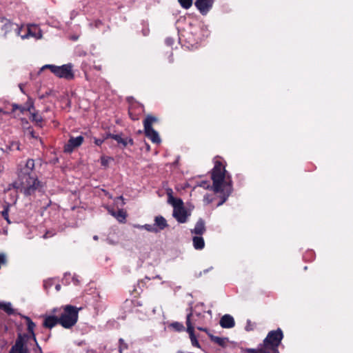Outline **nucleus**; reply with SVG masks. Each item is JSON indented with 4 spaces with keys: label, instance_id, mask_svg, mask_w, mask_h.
I'll return each mask as SVG.
<instances>
[{
    "label": "nucleus",
    "instance_id": "nucleus-1",
    "mask_svg": "<svg viewBox=\"0 0 353 353\" xmlns=\"http://www.w3.org/2000/svg\"><path fill=\"white\" fill-rule=\"evenodd\" d=\"M213 181V190L215 192H222L223 199L218 204L222 205L232 192V181L229 175L226 174L225 167L220 161H216L212 172Z\"/></svg>",
    "mask_w": 353,
    "mask_h": 353
},
{
    "label": "nucleus",
    "instance_id": "nucleus-2",
    "mask_svg": "<svg viewBox=\"0 0 353 353\" xmlns=\"http://www.w3.org/2000/svg\"><path fill=\"white\" fill-rule=\"evenodd\" d=\"M80 310L81 307L78 308L71 305H66L60 307L54 308L52 313L57 314L59 324L63 327L69 329L77 323Z\"/></svg>",
    "mask_w": 353,
    "mask_h": 353
},
{
    "label": "nucleus",
    "instance_id": "nucleus-3",
    "mask_svg": "<svg viewBox=\"0 0 353 353\" xmlns=\"http://www.w3.org/2000/svg\"><path fill=\"white\" fill-rule=\"evenodd\" d=\"M13 186L26 196L33 195L37 192H40L43 188L42 183L37 176L17 178L13 183Z\"/></svg>",
    "mask_w": 353,
    "mask_h": 353
},
{
    "label": "nucleus",
    "instance_id": "nucleus-4",
    "mask_svg": "<svg viewBox=\"0 0 353 353\" xmlns=\"http://www.w3.org/2000/svg\"><path fill=\"white\" fill-rule=\"evenodd\" d=\"M191 315L190 321L193 325H197V329L201 331L207 332L206 328L199 326V325L205 324L212 319L211 310H205L203 303H198L195 305L192 311L188 314L187 317Z\"/></svg>",
    "mask_w": 353,
    "mask_h": 353
},
{
    "label": "nucleus",
    "instance_id": "nucleus-5",
    "mask_svg": "<svg viewBox=\"0 0 353 353\" xmlns=\"http://www.w3.org/2000/svg\"><path fill=\"white\" fill-rule=\"evenodd\" d=\"M283 338V332L280 328L270 331L263 340V346L268 352L271 350L272 353H279L277 349Z\"/></svg>",
    "mask_w": 353,
    "mask_h": 353
},
{
    "label": "nucleus",
    "instance_id": "nucleus-6",
    "mask_svg": "<svg viewBox=\"0 0 353 353\" xmlns=\"http://www.w3.org/2000/svg\"><path fill=\"white\" fill-rule=\"evenodd\" d=\"M157 121V119L155 117L148 115L143 121V126L145 136L152 143L159 144L161 143V138L159 133L152 128L153 123Z\"/></svg>",
    "mask_w": 353,
    "mask_h": 353
},
{
    "label": "nucleus",
    "instance_id": "nucleus-7",
    "mask_svg": "<svg viewBox=\"0 0 353 353\" xmlns=\"http://www.w3.org/2000/svg\"><path fill=\"white\" fill-rule=\"evenodd\" d=\"M43 68H49L52 73L59 78L72 79L74 78L72 66L71 64H65L61 66L54 65H46Z\"/></svg>",
    "mask_w": 353,
    "mask_h": 353
},
{
    "label": "nucleus",
    "instance_id": "nucleus-8",
    "mask_svg": "<svg viewBox=\"0 0 353 353\" xmlns=\"http://www.w3.org/2000/svg\"><path fill=\"white\" fill-rule=\"evenodd\" d=\"M35 163L32 159H28L26 162H21L17 167V178H25L37 176L34 173Z\"/></svg>",
    "mask_w": 353,
    "mask_h": 353
},
{
    "label": "nucleus",
    "instance_id": "nucleus-9",
    "mask_svg": "<svg viewBox=\"0 0 353 353\" xmlns=\"http://www.w3.org/2000/svg\"><path fill=\"white\" fill-rule=\"evenodd\" d=\"M24 318L26 321L28 330L30 333V335H28V334L21 335L20 334L17 340H19L20 339V337H26V336L27 338H26L25 341H26V344L27 345V347H28L29 344L32 345V343H34L37 345V347L41 351V348L38 346V344L37 343L35 334L34 332V327L36 325H35L34 323L28 316H25ZM28 349L29 350V347H28Z\"/></svg>",
    "mask_w": 353,
    "mask_h": 353
},
{
    "label": "nucleus",
    "instance_id": "nucleus-10",
    "mask_svg": "<svg viewBox=\"0 0 353 353\" xmlns=\"http://www.w3.org/2000/svg\"><path fill=\"white\" fill-rule=\"evenodd\" d=\"M21 37L22 39H28L29 37H34L37 39H41L42 37V33L39 28L36 25H30L28 27H24L21 32Z\"/></svg>",
    "mask_w": 353,
    "mask_h": 353
},
{
    "label": "nucleus",
    "instance_id": "nucleus-11",
    "mask_svg": "<svg viewBox=\"0 0 353 353\" xmlns=\"http://www.w3.org/2000/svg\"><path fill=\"white\" fill-rule=\"evenodd\" d=\"M3 22L4 23L2 26V30L5 32V35L12 30H14L17 36L21 35L23 26H19L18 24L13 23L8 19L3 20Z\"/></svg>",
    "mask_w": 353,
    "mask_h": 353
},
{
    "label": "nucleus",
    "instance_id": "nucleus-12",
    "mask_svg": "<svg viewBox=\"0 0 353 353\" xmlns=\"http://www.w3.org/2000/svg\"><path fill=\"white\" fill-rule=\"evenodd\" d=\"M213 2L214 0H196L194 5L203 15H205L212 7Z\"/></svg>",
    "mask_w": 353,
    "mask_h": 353
},
{
    "label": "nucleus",
    "instance_id": "nucleus-13",
    "mask_svg": "<svg viewBox=\"0 0 353 353\" xmlns=\"http://www.w3.org/2000/svg\"><path fill=\"white\" fill-rule=\"evenodd\" d=\"M26 338L27 337H20L19 340H17L10 353H28V349L25 341Z\"/></svg>",
    "mask_w": 353,
    "mask_h": 353
},
{
    "label": "nucleus",
    "instance_id": "nucleus-14",
    "mask_svg": "<svg viewBox=\"0 0 353 353\" xmlns=\"http://www.w3.org/2000/svg\"><path fill=\"white\" fill-rule=\"evenodd\" d=\"M84 139L82 136L77 137H70L68 143L65 145V151L67 152H71L74 148L80 146Z\"/></svg>",
    "mask_w": 353,
    "mask_h": 353
},
{
    "label": "nucleus",
    "instance_id": "nucleus-15",
    "mask_svg": "<svg viewBox=\"0 0 353 353\" xmlns=\"http://www.w3.org/2000/svg\"><path fill=\"white\" fill-rule=\"evenodd\" d=\"M59 324V320L57 314H54L52 312L49 315L44 316V321L43 323V327L51 329L56 325Z\"/></svg>",
    "mask_w": 353,
    "mask_h": 353
},
{
    "label": "nucleus",
    "instance_id": "nucleus-16",
    "mask_svg": "<svg viewBox=\"0 0 353 353\" xmlns=\"http://www.w3.org/2000/svg\"><path fill=\"white\" fill-rule=\"evenodd\" d=\"M190 316L191 315H189L188 318H186L187 332L190 335L192 345L194 347H200L199 343L194 335V327L190 321Z\"/></svg>",
    "mask_w": 353,
    "mask_h": 353
},
{
    "label": "nucleus",
    "instance_id": "nucleus-17",
    "mask_svg": "<svg viewBox=\"0 0 353 353\" xmlns=\"http://www.w3.org/2000/svg\"><path fill=\"white\" fill-rule=\"evenodd\" d=\"M173 216L179 223H185L187 221L188 214L185 208H176L173 210Z\"/></svg>",
    "mask_w": 353,
    "mask_h": 353
},
{
    "label": "nucleus",
    "instance_id": "nucleus-18",
    "mask_svg": "<svg viewBox=\"0 0 353 353\" xmlns=\"http://www.w3.org/2000/svg\"><path fill=\"white\" fill-rule=\"evenodd\" d=\"M220 325L223 328H232L235 325L234 318L230 314H225L220 320Z\"/></svg>",
    "mask_w": 353,
    "mask_h": 353
},
{
    "label": "nucleus",
    "instance_id": "nucleus-19",
    "mask_svg": "<svg viewBox=\"0 0 353 353\" xmlns=\"http://www.w3.org/2000/svg\"><path fill=\"white\" fill-rule=\"evenodd\" d=\"M205 231V223L202 219H199L196 222L194 229L191 230V233L196 234V236H201Z\"/></svg>",
    "mask_w": 353,
    "mask_h": 353
},
{
    "label": "nucleus",
    "instance_id": "nucleus-20",
    "mask_svg": "<svg viewBox=\"0 0 353 353\" xmlns=\"http://www.w3.org/2000/svg\"><path fill=\"white\" fill-rule=\"evenodd\" d=\"M169 192H168L169 196L168 202L173 206L174 209L184 208L183 201L181 199L173 197L171 195L172 190H169Z\"/></svg>",
    "mask_w": 353,
    "mask_h": 353
},
{
    "label": "nucleus",
    "instance_id": "nucleus-21",
    "mask_svg": "<svg viewBox=\"0 0 353 353\" xmlns=\"http://www.w3.org/2000/svg\"><path fill=\"white\" fill-rule=\"evenodd\" d=\"M154 226H157L158 232L164 230L168 227L167 221L162 216H157L154 218Z\"/></svg>",
    "mask_w": 353,
    "mask_h": 353
},
{
    "label": "nucleus",
    "instance_id": "nucleus-22",
    "mask_svg": "<svg viewBox=\"0 0 353 353\" xmlns=\"http://www.w3.org/2000/svg\"><path fill=\"white\" fill-rule=\"evenodd\" d=\"M192 243L196 250H202L205 246L204 239L201 236H193Z\"/></svg>",
    "mask_w": 353,
    "mask_h": 353
},
{
    "label": "nucleus",
    "instance_id": "nucleus-23",
    "mask_svg": "<svg viewBox=\"0 0 353 353\" xmlns=\"http://www.w3.org/2000/svg\"><path fill=\"white\" fill-rule=\"evenodd\" d=\"M127 214L126 212L121 209L116 212L114 215V218L120 223H125L126 219Z\"/></svg>",
    "mask_w": 353,
    "mask_h": 353
},
{
    "label": "nucleus",
    "instance_id": "nucleus-24",
    "mask_svg": "<svg viewBox=\"0 0 353 353\" xmlns=\"http://www.w3.org/2000/svg\"><path fill=\"white\" fill-rule=\"evenodd\" d=\"M136 228H140V229H145V230L150 232H158V229L157 228V226H154V225L151 224H145L143 225H137Z\"/></svg>",
    "mask_w": 353,
    "mask_h": 353
},
{
    "label": "nucleus",
    "instance_id": "nucleus-25",
    "mask_svg": "<svg viewBox=\"0 0 353 353\" xmlns=\"http://www.w3.org/2000/svg\"><path fill=\"white\" fill-rule=\"evenodd\" d=\"M0 308L3 309L8 314H12L14 313V310L12 307V305L10 303H0Z\"/></svg>",
    "mask_w": 353,
    "mask_h": 353
},
{
    "label": "nucleus",
    "instance_id": "nucleus-26",
    "mask_svg": "<svg viewBox=\"0 0 353 353\" xmlns=\"http://www.w3.org/2000/svg\"><path fill=\"white\" fill-rule=\"evenodd\" d=\"M108 137H111L112 139H114L119 143H122L124 146L127 145L126 140L123 139L121 135L119 134H109Z\"/></svg>",
    "mask_w": 353,
    "mask_h": 353
},
{
    "label": "nucleus",
    "instance_id": "nucleus-27",
    "mask_svg": "<svg viewBox=\"0 0 353 353\" xmlns=\"http://www.w3.org/2000/svg\"><path fill=\"white\" fill-rule=\"evenodd\" d=\"M170 326L177 332L183 331L185 329L183 325L179 322H174L171 323Z\"/></svg>",
    "mask_w": 353,
    "mask_h": 353
},
{
    "label": "nucleus",
    "instance_id": "nucleus-28",
    "mask_svg": "<svg viewBox=\"0 0 353 353\" xmlns=\"http://www.w3.org/2000/svg\"><path fill=\"white\" fill-rule=\"evenodd\" d=\"M181 6L185 9H189L192 5V0H178Z\"/></svg>",
    "mask_w": 353,
    "mask_h": 353
},
{
    "label": "nucleus",
    "instance_id": "nucleus-29",
    "mask_svg": "<svg viewBox=\"0 0 353 353\" xmlns=\"http://www.w3.org/2000/svg\"><path fill=\"white\" fill-rule=\"evenodd\" d=\"M212 340L220 345H224L225 339L219 336H212Z\"/></svg>",
    "mask_w": 353,
    "mask_h": 353
},
{
    "label": "nucleus",
    "instance_id": "nucleus-30",
    "mask_svg": "<svg viewBox=\"0 0 353 353\" xmlns=\"http://www.w3.org/2000/svg\"><path fill=\"white\" fill-rule=\"evenodd\" d=\"M8 207H6L4 210L1 212L2 216L6 220L8 223H10V221L9 219L8 216Z\"/></svg>",
    "mask_w": 353,
    "mask_h": 353
},
{
    "label": "nucleus",
    "instance_id": "nucleus-31",
    "mask_svg": "<svg viewBox=\"0 0 353 353\" xmlns=\"http://www.w3.org/2000/svg\"><path fill=\"white\" fill-rule=\"evenodd\" d=\"M31 119L33 121H35L37 123H41L42 121L41 117L37 114V113H32Z\"/></svg>",
    "mask_w": 353,
    "mask_h": 353
},
{
    "label": "nucleus",
    "instance_id": "nucleus-32",
    "mask_svg": "<svg viewBox=\"0 0 353 353\" xmlns=\"http://www.w3.org/2000/svg\"><path fill=\"white\" fill-rule=\"evenodd\" d=\"M119 352L121 353V352L123 350H125L128 348V345L127 344L124 342L123 339H119Z\"/></svg>",
    "mask_w": 353,
    "mask_h": 353
},
{
    "label": "nucleus",
    "instance_id": "nucleus-33",
    "mask_svg": "<svg viewBox=\"0 0 353 353\" xmlns=\"http://www.w3.org/2000/svg\"><path fill=\"white\" fill-rule=\"evenodd\" d=\"M198 185L204 189H208L210 186V184L208 181H203Z\"/></svg>",
    "mask_w": 353,
    "mask_h": 353
},
{
    "label": "nucleus",
    "instance_id": "nucleus-34",
    "mask_svg": "<svg viewBox=\"0 0 353 353\" xmlns=\"http://www.w3.org/2000/svg\"><path fill=\"white\" fill-rule=\"evenodd\" d=\"M110 158L105 157H101V165L103 166H107L108 165Z\"/></svg>",
    "mask_w": 353,
    "mask_h": 353
},
{
    "label": "nucleus",
    "instance_id": "nucleus-35",
    "mask_svg": "<svg viewBox=\"0 0 353 353\" xmlns=\"http://www.w3.org/2000/svg\"><path fill=\"white\" fill-rule=\"evenodd\" d=\"M245 330L247 331H250L253 330L252 325L251 324V321L250 320L247 321V325L245 327Z\"/></svg>",
    "mask_w": 353,
    "mask_h": 353
},
{
    "label": "nucleus",
    "instance_id": "nucleus-36",
    "mask_svg": "<svg viewBox=\"0 0 353 353\" xmlns=\"http://www.w3.org/2000/svg\"><path fill=\"white\" fill-rule=\"evenodd\" d=\"M165 43L168 46H172L174 43V39H172V38H167L165 39Z\"/></svg>",
    "mask_w": 353,
    "mask_h": 353
},
{
    "label": "nucleus",
    "instance_id": "nucleus-37",
    "mask_svg": "<svg viewBox=\"0 0 353 353\" xmlns=\"http://www.w3.org/2000/svg\"><path fill=\"white\" fill-rule=\"evenodd\" d=\"M103 139H94V143L97 145H101L103 143Z\"/></svg>",
    "mask_w": 353,
    "mask_h": 353
},
{
    "label": "nucleus",
    "instance_id": "nucleus-38",
    "mask_svg": "<svg viewBox=\"0 0 353 353\" xmlns=\"http://www.w3.org/2000/svg\"><path fill=\"white\" fill-rule=\"evenodd\" d=\"M107 210H108L109 214H110L112 216H114L117 211H114L112 208H111L110 207H108Z\"/></svg>",
    "mask_w": 353,
    "mask_h": 353
},
{
    "label": "nucleus",
    "instance_id": "nucleus-39",
    "mask_svg": "<svg viewBox=\"0 0 353 353\" xmlns=\"http://www.w3.org/2000/svg\"><path fill=\"white\" fill-rule=\"evenodd\" d=\"M117 200H121V205H125V202H124V199L122 196H118L115 199V202L117 201Z\"/></svg>",
    "mask_w": 353,
    "mask_h": 353
},
{
    "label": "nucleus",
    "instance_id": "nucleus-40",
    "mask_svg": "<svg viewBox=\"0 0 353 353\" xmlns=\"http://www.w3.org/2000/svg\"><path fill=\"white\" fill-rule=\"evenodd\" d=\"M129 114H130V117H131V119H132V120H137V119H138V118H137V117H135V116H133V115H132V114L131 113V112H130V111L129 112Z\"/></svg>",
    "mask_w": 353,
    "mask_h": 353
},
{
    "label": "nucleus",
    "instance_id": "nucleus-41",
    "mask_svg": "<svg viewBox=\"0 0 353 353\" xmlns=\"http://www.w3.org/2000/svg\"><path fill=\"white\" fill-rule=\"evenodd\" d=\"M73 279L74 283L75 285H77V284L79 283V280H78L77 279H76V278L73 277V279Z\"/></svg>",
    "mask_w": 353,
    "mask_h": 353
},
{
    "label": "nucleus",
    "instance_id": "nucleus-42",
    "mask_svg": "<svg viewBox=\"0 0 353 353\" xmlns=\"http://www.w3.org/2000/svg\"><path fill=\"white\" fill-rule=\"evenodd\" d=\"M204 201H206L207 203H209L211 202V200L209 199L206 196L204 197Z\"/></svg>",
    "mask_w": 353,
    "mask_h": 353
},
{
    "label": "nucleus",
    "instance_id": "nucleus-43",
    "mask_svg": "<svg viewBox=\"0 0 353 353\" xmlns=\"http://www.w3.org/2000/svg\"><path fill=\"white\" fill-rule=\"evenodd\" d=\"M55 289L57 291H59L61 289V285L59 284H57L55 286Z\"/></svg>",
    "mask_w": 353,
    "mask_h": 353
},
{
    "label": "nucleus",
    "instance_id": "nucleus-44",
    "mask_svg": "<svg viewBox=\"0 0 353 353\" xmlns=\"http://www.w3.org/2000/svg\"><path fill=\"white\" fill-rule=\"evenodd\" d=\"M14 145H15V146H16L17 150H20V148H19V144L18 143H14L13 144V146H14Z\"/></svg>",
    "mask_w": 353,
    "mask_h": 353
},
{
    "label": "nucleus",
    "instance_id": "nucleus-45",
    "mask_svg": "<svg viewBox=\"0 0 353 353\" xmlns=\"http://www.w3.org/2000/svg\"><path fill=\"white\" fill-rule=\"evenodd\" d=\"M154 279H161V277L160 275H157Z\"/></svg>",
    "mask_w": 353,
    "mask_h": 353
},
{
    "label": "nucleus",
    "instance_id": "nucleus-46",
    "mask_svg": "<svg viewBox=\"0 0 353 353\" xmlns=\"http://www.w3.org/2000/svg\"><path fill=\"white\" fill-rule=\"evenodd\" d=\"M94 240L97 241L98 240V236L95 235L93 236Z\"/></svg>",
    "mask_w": 353,
    "mask_h": 353
},
{
    "label": "nucleus",
    "instance_id": "nucleus-47",
    "mask_svg": "<svg viewBox=\"0 0 353 353\" xmlns=\"http://www.w3.org/2000/svg\"><path fill=\"white\" fill-rule=\"evenodd\" d=\"M19 88L21 92H23L22 85H19Z\"/></svg>",
    "mask_w": 353,
    "mask_h": 353
},
{
    "label": "nucleus",
    "instance_id": "nucleus-48",
    "mask_svg": "<svg viewBox=\"0 0 353 353\" xmlns=\"http://www.w3.org/2000/svg\"><path fill=\"white\" fill-rule=\"evenodd\" d=\"M33 108V105H31L30 107L28 108V111H31V109Z\"/></svg>",
    "mask_w": 353,
    "mask_h": 353
},
{
    "label": "nucleus",
    "instance_id": "nucleus-49",
    "mask_svg": "<svg viewBox=\"0 0 353 353\" xmlns=\"http://www.w3.org/2000/svg\"><path fill=\"white\" fill-rule=\"evenodd\" d=\"M147 150H150V145H147Z\"/></svg>",
    "mask_w": 353,
    "mask_h": 353
},
{
    "label": "nucleus",
    "instance_id": "nucleus-50",
    "mask_svg": "<svg viewBox=\"0 0 353 353\" xmlns=\"http://www.w3.org/2000/svg\"><path fill=\"white\" fill-rule=\"evenodd\" d=\"M3 233H4L5 234H7V230H4V231H3Z\"/></svg>",
    "mask_w": 353,
    "mask_h": 353
},
{
    "label": "nucleus",
    "instance_id": "nucleus-51",
    "mask_svg": "<svg viewBox=\"0 0 353 353\" xmlns=\"http://www.w3.org/2000/svg\"><path fill=\"white\" fill-rule=\"evenodd\" d=\"M44 286H45V288H47V282H46V283H44Z\"/></svg>",
    "mask_w": 353,
    "mask_h": 353
},
{
    "label": "nucleus",
    "instance_id": "nucleus-52",
    "mask_svg": "<svg viewBox=\"0 0 353 353\" xmlns=\"http://www.w3.org/2000/svg\"><path fill=\"white\" fill-rule=\"evenodd\" d=\"M43 238H47V234L43 235Z\"/></svg>",
    "mask_w": 353,
    "mask_h": 353
},
{
    "label": "nucleus",
    "instance_id": "nucleus-53",
    "mask_svg": "<svg viewBox=\"0 0 353 353\" xmlns=\"http://www.w3.org/2000/svg\"><path fill=\"white\" fill-rule=\"evenodd\" d=\"M176 353H184V352L182 351H178Z\"/></svg>",
    "mask_w": 353,
    "mask_h": 353
},
{
    "label": "nucleus",
    "instance_id": "nucleus-54",
    "mask_svg": "<svg viewBox=\"0 0 353 353\" xmlns=\"http://www.w3.org/2000/svg\"><path fill=\"white\" fill-rule=\"evenodd\" d=\"M152 312H153V313H155L156 310H155V309H153V311H152Z\"/></svg>",
    "mask_w": 353,
    "mask_h": 353
},
{
    "label": "nucleus",
    "instance_id": "nucleus-55",
    "mask_svg": "<svg viewBox=\"0 0 353 353\" xmlns=\"http://www.w3.org/2000/svg\"><path fill=\"white\" fill-rule=\"evenodd\" d=\"M0 112H1V109L0 108Z\"/></svg>",
    "mask_w": 353,
    "mask_h": 353
}]
</instances>
